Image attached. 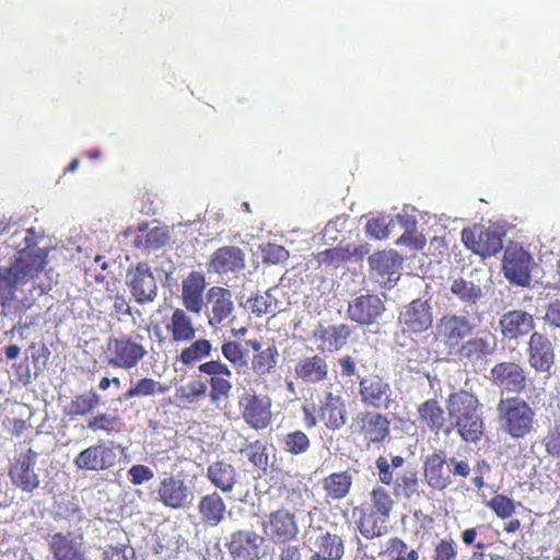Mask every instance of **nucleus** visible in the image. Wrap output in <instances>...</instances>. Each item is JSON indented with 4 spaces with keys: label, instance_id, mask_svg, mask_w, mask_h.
I'll list each match as a JSON object with an SVG mask.
<instances>
[{
    "label": "nucleus",
    "instance_id": "nucleus-39",
    "mask_svg": "<svg viewBox=\"0 0 560 560\" xmlns=\"http://www.w3.org/2000/svg\"><path fill=\"white\" fill-rule=\"evenodd\" d=\"M100 405V396L96 392L90 390L75 396L65 408L66 413L73 417H83L92 413Z\"/></svg>",
    "mask_w": 560,
    "mask_h": 560
},
{
    "label": "nucleus",
    "instance_id": "nucleus-58",
    "mask_svg": "<svg viewBox=\"0 0 560 560\" xmlns=\"http://www.w3.org/2000/svg\"><path fill=\"white\" fill-rule=\"evenodd\" d=\"M489 506L501 518L510 517L514 513V510H515L514 502L510 498H508L503 494L494 495L491 499V501L489 502Z\"/></svg>",
    "mask_w": 560,
    "mask_h": 560
},
{
    "label": "nucleus",
    "instance_id": "nucleus-43",
    "mask_svg": "<svg viewBox=\"0 0 560 560\" xmlns=\"http://www.w3.org/2000/svg\"><path fill=\"white\" fill-rule=\"evenodd\" d=\"M387 522L388 520L383 521V517L370 512L361 517L359 529L365 538L382 537L388 532Z\"/></svg>",
    "mask_w": 560,
    "mask_h": 560
},
{
    "label": "nucleus",
    "instance_id": "nucleus-27",
    "mask_svg": "<svg viewBox=\"0 0 560 560\" xmlns=\"http://www.w3.org/2000/svg\"><path fill=\"white\" fill-rule=\"evenodd\" d=\"M109 351L113 354L109 364L124 369L133 368L147 353L141 345L132 341L130 338L112 340L109 342Z\"/></svg>",
    "mask_w": 560,
    "mask_h": 560
},
{
    "label": "nucleus",
    "instance_id": "nucleus-9",
    "mask_svg": "<svg viewBox=\"0 0 560 560\" xmlns=\"http://www.w3.org/2000/svg\"><path fill=\"white\" fill-rule=\"evenodd\" d=\"M481 269H472L467 275L454 279L450 287L453 296L468 311H475L482 304L486 296Z\"/></svg>",
    "mask_w": 560,
    "mask_h": 560
},
{
    "label": "nucleus",
    "instance_id": "nucleus-25",
    "mask_svg": "<svg viewBox=\"0 0 560 560\" xmlns=\"http://www.w3.org/2000/svg\"><path fill=\"white\" fill-rule=\"evenodd\" d=\"M245 254L236 246L218 248L208 264V271L219 275L236 273L245 269Z\"/></svg>",
    "mask_w": 560,
    "mask_h": 560
},
{
    "label": "nucleus",
    "instance_id": "nucleus-49",
    "mask_svg": "<svg viewBox=\"0 0 560 560\" xmlns=\"http://www.w3.org/2000/svg\"><path fill=\"white\" fill-rule=\"evenodd\" d=\"M221 351L223 357L230 361L234 368L244 369L247 366V350L237 341H226L222 343Z\"/></svg>",
    "mask_w": 560,
    "mask_h": 560
},
{
    "label": "nucleus",
    "instance_id": "nucleus-37",
    "mask_svg": "<svg viewBox=\"0 0 560 560\" xmlns=\"http://www.w3.org/2000/svg\"><path fill=\"white\" fill-rule=\"evenodd\" d=\"M478 407V398L467 390L452 393L446 400V410L451 421L470 413Z\"/></svg>",
    "mask_w": 560,
    "mask_h": 560
},
{
    "label": "nucleus",
    "instance_id": "nucleus-21",
    "mask_svg": "<svg viewBox=\"0 0 560 560\" xmlns=\"http://www.w3.org/2000/svg\"><path fill=\"white\" fill-rule=\"evenodd\" d=\"M399 323L415 334L427 331L433 324V308L430 301L416 299L405 305L399 314Z\"/></svg>",
    "mask_w": 560,
    "mask_h": 560
},
{
    "label": "nucleus",
    "instance_id": "nucleus-64",
    "mask_svg": "<svg viewBox=\"0 0 560 560\" xmlns=\"http://www.w3.org/2000/svg\"><path fill=\"white\" fill-rule=\"evenodd\" d=\"M457 551L453 540L441 539L434 549L433 560H456Z\"/></svg>",
    "mask_w": 560,
    "mask_h": 560
},
{
    "label": "nucleus",
    "instance_id": "nucleus-35",
    "mask_svg": "<svg viewBox=\"0 0 560 560\" xmlns=\"http://www.w3.org/2000/svg\"><path fill=\"white\" fill-rule=\"evenodd\" d=\"M50 549L56 560H84L81 541L75 538L69 539L61 533L52 536Z\"/></svg>",
    "mask_w": 560,
    "mask_h": 560
},
{
    "label": "nucleus",
    "instance_id": "nucleus-13",
    "mask_svg": "<svg viewBox=\"0 0 560 560\" xmlns=\"http://www.w3.org/2000/svg\"><path fill=\"white\" fill-rule=\"evenodd\" d=\"M264 536L252 529L231 533L225 547L233 560H259L262 556Z\"/></svg>",
    "mask_w": 560,
    "mask_h": 560
},
{
    "label": "nucleus",
    "instance_id": "nucleus-61",
    "mask_svg": "<svg viewBox=\"0 0 560 560\" xmlns=\"http://www.w3.org/2000/svg\"><path fill=\"white\" fill-rule=\"evenodd\" d=\"M249 448L252 450V452L248 455V460L256 467L266 471L268 467L267 447L262 446L259 443V441H256L255 443L249 445Z\"/></svg>",
    "mask_w": 560,
    "mask_h": 560
},
{
    "label": "nucleus",
    "instance_id": "nucleus-34",
    "mask_svg": "<svg viewBox=\"0 0 560 560\" xmlns=\"http://www.w3.org/2000/svg\"><path fill=\"white\" fill-rule=\"evenodd\" d=\"M322 420L329 430H339L346 424V407L341 397L327 393L322 406Z\"/></svg>",
    "mask_w": 560,
    "mask_h": 560
},
{
    "label": "nucleus",
    "instance_id": "nucleus-26",
    "mask_svg": "<svg viewBox=\"0 0 560 560\" xmlns=\"http://www.w3.org/2000/svg\"><path fill=\"white\" fill-rule=\"evenodd\" d=\"M353 327L348 324L318 325L313 335L324 351L335 352L341 350L350 340Z\"/></svg>",
    "mask_w": 560,
    "mask_h": 560
},
{
    "label": "nucleus",
    "instance_id": "nucleus-15",
    "mask_svg": "<svg viewBox=\"0 0 560 560\" xmlns=\"http://www.w3.org/2000/svg\"><path fill=\"white\" fill-rule=\"evenodd\" d=\"M126 284L139 304H148L156 299V280L150 267L144 262H139L135 269L127 271Z\"/></svg>",
    "mask_w": 560,
    "mask_h": 560
},
{
    "label": "nucleus",
    "instance_id": "nucleus-22",
    "mask_svg": "<svg viewBox=\"0 0 560 560\" xmlns=\"http://www.w3.org/2000/svg\"><path fill=\"white\" fill-rule=\"evenodd\" d=\"M450 457L444 450H434L423 462L424 478L428 486L435 490H444L453 483L451 478Z\"/></svg>",
    "mask_w": 560,
    "mask_h": 560
},
{
    "label": "nucleus",
    "instance_id": "nucleus-47",
    "mask_svg": "<svg viewBox=\"0 0 560 560\" xmlns=\"http://www.w3.org/2000/svg\"><path fill=\"white\" fill-rule=\"evenodd\" d=\"M372 511L371 513L377 514L384 520H389L394 502L388 492L382 488H375L371 493Z\"/></svg>",
    "mask_w": 560,
    "mask_h": 560
},
{
    "label": "nucleus",
    "instance_id": "nucleus-45",
    "mask_svg": "<svg viewBox=\"0 0 560 560\" xmlns=\"http://www.w3.org/2000/svg\"><path fill=\"white\" fill-rule=\"evenodd\" d=\"M278 355L279 353L275 346H269L261 350L253 358V371L260 376L271 373L276 366Z\"/></svg>",
    "mask_w": 560,
    "mask_h": 560
},
{
    "label": "nucleus",
    "instance_id": "nucleus-60",
    "mask_svg": "<svg viewBox=\"0 0 560 560\" xmlns=\"http://www.w3.org/2000/svg\"><path fill=\"white\" fill-rule=\"evenodd\" d=\"M128 476L133 486H140L152 480L154 478V471L145 465L135 464L129 468Z\"/></svg>",
    "mask_w": 560,
    "mask_h": 560
},
{
    "label": "nucleus",
    "instance_id": "nucleus-32",
    "mask_svg": "<svg viewBox=\"0 0 560 560\" xmlns=\"http://www.w3.org/2000/svg\"><path fill=\"white\" fill-rule=\"evenodd\" d=\"M328 364L324 357L315 354L300 359L294 368V372L304 383L316 384L323 382L328 376Z\"/></svg>",
    "mask_w": 560,
    "mask_h": 560
},
{
    "label": "nucleus",
    "instance_id": "nucleus-52",
    "mask_svg": "<svg viewBox=\"0 0 560 560\" xmlns=\"http://www.w3.org/2000/svg\"><path fill=\"white\" fill-rule=\"evenodd\" d=\"M320 549L324 557L330 560H339L345 553L343 541L340 536L336 534L326 533L320 542Z\"/></svg>",
    "mask_w": 560,
    "mask_h": 560
},
{
    "label": "nucleus",
    "instance_id": "nucleus-63",
    "mask_svg": "<svg viewBox=\"0 0 560 560\" xmlns=\"http://www.w3.org/2000/svg\"><path fill=\"white\" fill-rule=\"evenodd\" d=\"M198 370H199V372L210 375L211 377L220 376V375H224V376L232 375L230 368L226 364H224L223 362H221L220 360H211V361L201 363L198 366Z\"/></svg>",
    "mask_w": 560,
    "mask_h": 560
},
{
    "label": "nucleus",
    "instance_id": "nucleus-14",
    "mask_svg": "<svg viewBox=\"0 0 560 560\" xmlns=\"http://www.w3.org/2000/svg\"><path fill=\"white\" fill-rule=\"evenodd\" d=\"M504 232L499 228L475 229L463 231V242L467 248L479 255L482 259L491 257L503 248Z\"/></svg>",
    "mask_w": 560,
    "mask_h": 560
},
{
    "label": "nucleus",
    "instance_id": "nucleus-30",
    "mask_svg": "<svg viewBox=\"0 0 560 560\" xmlns=\"http://www.w3.org/2000/svg\"><path fill=\"white\" fill-rule=\"evenodd\" d=\"M360 423L361 433L369 443H382L389 435L390 421L385 415L376 411L362 412Z\"/></svg>",
    "mask_w": 560,
    "mask_h": 560
},
{
    "label": "nucleus",
    "instance_id": "nucleus-8",
    "mask_svg": "<svg viewBox=\"0 0 560 560\" xmlns=\"http://www.w3.org/2000/svg\"><path fill=\"white\" fill-rule=\"evenodd\" d=\"M153 501L161 502L172 510L188 509L194 501V492L185 480L173 475L161 479L156 491L151 492Z\"/></svg>",
    "mask_w": 560,
    "mask_h": 560
},
{
    "label": "nucleus",
    "instance_id": "nucleus-29",
    "mask_svg": "<svg viewBox=\"0 0 560 560\" xmlns=\"http://www.w3.org/2000/svg\"><path fill=\"white\" fill-rule=\"evenodd\" d=\"M200 523L206 527H217L226 515V504L218 492H211L200 497L197 504Z\"/></svg>",
    "mask_w": 560,
    "mask_h": 560
},
{
    "label": "nucleus",
    "instance_id": "nucleus-7",
    "mask_svg": "<svg viewBox=\"0 0 560 560\" xmlns=\"http://www.w3.org/2000/svg\"><path fill=\"white\" fill-rule=\"evenodd\" d=\"M360 401L374 409L389 410L396 406L394 390L387 380L370 374L360 377Z\"/></svg>",
    "mask_w": 560,
    "mask_h": 560
},
{
    "label": "nucleus",
    "instance_id": "nucleus-33",
    "mask_svg": "<svg viewBox=\"0 0 560 560\" xmlns=\"http://www.w3.org/2000/svg\"><path fill=\"white\" fill-rule=\"evenodd\" d=\"M207 477L211 485L220 489L223 493H229L233 490L240 476L232 464L224 460H217L209 465Z\"/></svg>",
    "mask_w": 560,
    "mask_h": 560
},
{
    "label": "nucleus",
    "instance_id": "nucleus-41",
    "mask_svg": "<svg viewBox=\"0 0 560 560\" xmlns=\"http://www.w3.org/2000/svg\"><path fill=\"white\" fill-rule=\"evenodd\" d=\"M352 478L347 471L334 472L324 479L327 495L334 500L343 499L350 490Z\"/></svg>",
    "mask_w": 560,
    "mask_h": 560
},
{
    "label": "nucleus",
    "instance_id": "nucleus-16",
    "mask_svg": "<svg viewBox=\"0 0 560 560\" xmlns=\"http://www.w3.org/2000/svg\"><path fill=\"white\" fill-rule=\"evenodd\" d=\"M243 420L253 429H265L271 420V404L267 396L244 392L238 400Z\"/></svg>",
    "mask_w": 560,
    "mask_h": 560
},
{
    "label": "nucleus",
    "instance_id": "nucleus-1",
    "mask_svg": "<svg viewBox=\"0 0 560 560\" xmlns=\"http://www.w3.org/2000/svg\"><path fill=\"white\" fill-rule=\"evenodd\" d=\"M44 238V232L36 228L14 231L7 240V245L16 250V255L10 266H0V269L16 273V270L28 268L36 269L38 275L47 265L48 247H39L38 243Z\"/></svg>",
    "mask_w": 560,
    "mask_h": 560
},
{
    "label": "nucleus",
    "instance_id": "nucleus-36",
    "mask_svg": "<svg viewBox=\"0 0 560 560\" xmlns=\"http://www.w3.org/2000/svg\"><path fill=\"white\" fill-rule=\"evenodd\" d=\"M165 328L172 334V339L176 342L191 341L196 336V328L192 325L191 318L183 308L174 310Z\"/></svg>",
    "mask_w": 560,
    "mask_h": 560
},
{
    "label": "nucleus",
    "instance_id": "nucleus-20",
    "mask_svg": "<svg viewBox=\"0 0 560 560\" xmlns=\"http://www.w3.org/2000/svg\"><path fill=\"white\" fill-rule=\"evenodd\" d=\"M36 457L37 453L28 448L25 454L19 456L9 470L13 486L27 493H32L40 483L39 477L34 470Z\"/></svg>",
    "mask_w": 560,
    "mask_h": 560
},
{
    "label": "nucleus",
    "instance_id": "nucleus-24",
    "mask_svg": "<svg viewBox=\"0 0 560 560\" xmlns=\"http://www.w3.org/2000/svg\"><path fill=\"white\" fill-rule=\"evenodd\" d=\"M535 328L532 314L524 310H511L499 318V329L504 340H517L527 336Z\"/></svg>",
    "mask_w": 560,
    "mask_h": 560
},
{
    "label": "nucleus",
    "instance_id": "nucleus-18",
    "mask_svg": "<svg viewBox=\"0 0 560 560\" xmlns=\"http://www.w3.org/2000/svg\"><path fill=\"white\" fill-rule=\"evenodd\" d=\"M205 314L210 327H217L228 319L233 311L232 292L222 287H211L206 293Z\"/></svg>",
    "mask_w": 560,
    "mask_h": 560
},
{
    "label": "nucleus",
    "instance_id": "nucleus-31",
    "mask_svg": "<svg viewBox=\"0 0 560 560\" xmlns=\"http://www.w3.org/2000/svg\"><path fill=\"white\" fill-rule=\"evenodd\" d=\"M451 427L444 430V433L448 435L453 429H457L458 434L465 442H478L482 434L485 423L478 409H475L470 413L464 415L453 421Z\"/></svg>",
    "mask_w": 560,
    "mask_h": 560
},
{
    "label": "nucleus",
    "instance_id": "nucleus-2",
    "mask_svg": "<svg viewBox=\"0 0 560 560\" xmlns=\"http://www.w3.org/2000/svg\"><path fill=\"white\" fill-rule=\"evenodd\" d=\"M37 276L35 268L20 269L16 270V273L0 269V314L2 316L19 317L18 325L22 329L28 328L27 323H22V316L33 306V301L28 298L18 300L16 291L20 285Z\"/></svg>",
    "mask_w": 560,
    "mask_h": 560
},
{
    "label": "nucleus",
    "instance_id": "nucleus-51",
    "mask_svg": "<svg viewBox=\"0 0 560 560\" xmlns=\"http://www.w3.org/2000/svg\"><path fill=\"white\" fill-rule=\"evenodd\" d=\"M284 450L292 455H301L310 448L308 436L300 430L288 433L284 439Z\"/></svg>",
    "mask_w": 560,
    "mask_h": 560
},
{
    "label": "nucleus",
    "instance_id": "nucleus-44",
    "mask_svg": "<svg viewBox=\"0 0 560 560\" xmlns=\"http://www.w3.org/2000/svg\"><path fill=\"white\" fill-rule=\"evenodd\" d=\"M245 307L250 308V311L258 317L264 314H273L277 312L278 302L271 295V290H267L264 293H257L254 296L249 298L246 302Z\"/></svg>",
    "mask_w": 560,
    "mask_h": 560
},
{
    "label": "nucleus",
    "instance_id": "nucleus-56",
    "mask_svg": "<svg viewBox=\"0 0 560 560\" xmlns=\"http://www.w3.org/2000/svg\"><path fill=\"white\" fill-rule=\"evenodd\" d=\"M261 252L265 264H284L289 259V252L281 245L269 243L262 247Z\"/></svg>",
    "mask_w": 560,
    "mask_h": 560
},
{
    "label": "nucleus",
    "instance_id": "nucleus-38",
    "mask_svg": "<svg viewBox=\"0 0 560 560\" xmlns=\"http://www.w3.org/2000/svg\"><path fill=\"white\" fill-rule=\"evenodd\" d=\"M418 413L431 432L439 434L445 423V412L435 399H428L418 407Z\"/></svg>",
    "mask_w": 560,
    "mask_h": 560
},
{
    "label": "nucleus",
    "instance_id": "nucleus-17",
    "mask_svg": "<svg viewBox=\"0 0 560 560\" xmlns=\"http://www.w3.org/2000/svg\"><path fill=\"white\" fill-rule=\"evenodd\" d=\"M477 325L467 314L444 315L436 325L439 335L448 347H458L466 338L471 337Z\"/></svg>",
    "mask_w": 560,
    "mask_h": 560
},
{
    "label": "nucleus",
    "instance_id": "nucleus-12",
    "mask_svg": "<svg viewBox=\"0 0 560 560\" xmlns=\"http://www.w3.org/2000/svg\"><path fill=\"white\" fill-rule=\"evenodd\" d=\"M528 364L537 373L550 378L557 370L555 346L551 340L540 334L533 332L528 342Z\"/></svg>",
    "mask_w": 560,
    "mask_h": 560
},
{
    "label": "nucleus",
    "instance_id": "nucleus-57",
    "mask_svg": "<svg viewBox=\"0 0 560 560\" xmlns=\"http://www.w3.org/2000/svg\"><path fill=\"white\" fill-rule=\"evenodd\" d=\"M209 383L211 386L209 396L212 402H218L222 398H226L232 389L231 382L221 376L211 377Z\"/></svg>",
    "mask_w": 560,
    "mask_h": 560
},
{
    "label": "nucleus",
    "instance_id": "nucleus-23",
    "mask_svg": "<svg viewBox=\"0 0 560 560\" xmlns=\"http://www.w3.org/2000/svg\"><path fill=\"white\" fill-rule=\"evenodd\" d=\"M264 530L275 544L289 541L299 534L298 518L285 509L277 510L264 523Z\"/></svg>",
    "mask_w": 560,
    "mask_h": 560
},
{
    "label": "nucleus",
    "instance_id": "nucleus-48",
    "mask_svg": "<svg viewBox=\"0 0 560 560\" xmlns=\"http://www.w3.org/2000/svg\"><path fill=\"white\" fill-rule=\"evenodd\" d=\"M387 553L392 560H418L419 551L409 547L402 539L393 537L387 542Z\"/></svg>",
    "mask_w": 560,
    "mask_h": 560
},
{
    "label": "nucleus",
    "instance_id": "nucleus-3",
    "mask_svg": "<svg viewBox=\"0 0 560 560\" xmlns=\"http://www.w3.org/2000/svg\"><path fill=\"white\" fill-rule=\"evenodd\" d=\"M535 416V410L518 396H508L498 401L500 429L513 439H524L533 431Z\"/></svg>",
    "mask_w": 560,
    "mask_h": 560
},
{
    "label": "nucleus",
    "instance_id": "nucleus-4",
    "mask_svg": "<svg viewBox=\"0 0 560 560\" xmlns=\"http://www.w3.org/2000/svg\"><path fill=\"white\" fill-rule=\"evenodd\" d=\"M124 448L113 441H98L81 451L73 464L80 470L100 471L115 466Z\"/></svg>",
    "mask_w": 560,
    "mask_h": 560
},
{
    "label": "nucleus",
    "instance_id": "nucleus-11",
    "mask_svg": "<svg viewBox=\"0 0 560 560\" xmlns=\"http://www.w3.org/2000/svg\"><path fill=\"white\" fill-rule=\"evenodd\" d=\"M495 349V337L487 334L463 341L457 347L455 355L464 366L480 368L492 357Z\"/></svg>",
    "mask_w": 560,
    "mask_h": 560
},
{
    "label": "nucleus",
    "instance_id": "nucleus-53",
    "mask_svg": "<svg viewBox=\"0 0 560 560\" xmlns=\"http://www.w3.org/2000/svg\"><path fill=\"white\" fill-rule=\"evenodd\" d=\"M159 385L152 378L144 377L139 380L133 386H131L122 396H119L120 401H127L133 397L151 396L155 393V388Z\"/></svg>",
    "mask_w": 560,
    "mask_h": 560
},
{
    "label": "nucleus",
    "instance_id": "nucleus-6",
    "mask_svg": "<svg viewBox=\"0 0 560 560\" xmlns=\"http://www.w3.org/2000/svg\"><path fill=\"white\" fill-rule=\"evenodd\" d=\"M489 382L499 389L500 398H506L512 394L518 396L527 386L525 369L513 361L495 363L487 376Z\"/></svg>",
    "mask_w": 560,
    "mask_h": 560
},
{
    "label": "nucleus",
    "instance_id": "nucleus-59",
    "mask_svg": "<svg viewBox=\"0 0 560 560\" xmlns=\"http://www.w3.org/2000/svg\"><path fill=\"white\" fill-rule=\"evenodd\" d=\"M101 560H138L136 551L132 547H107L101 556Z\"/></svg>",
    "mask_w": 560,
    "mask_h": 560
},
{
    "label": "nucleus",
    "instance_id": "nucleus-42",
    "mask_svg": "<svg viewBox=\"0 0 560 560\" xmlns=\"http://www.w3.org/2000/svg\"><path fill=\"white\" fill-rule=\"evenodd\" d=\"M212 352V343L208 339H197L184 348L178 360L184 365H194L202 359L209 358Z\"/></svg>",
    "mask_w": 560,
    "mask_h": 560
},
{
    "label": "nucleus",
    "instance_id": "nucleus-55",
    "mask_svg": "<svg viewBox=\"0 0 560 560\" xmlns=\"http://www.w3.org/2000/svg\"><path fill=\"white\" fill-rule=\"evenodd\" d=\"M319 265L339 267L341 264L348 262L345 246L329 248L317 254Z\"/></svg>",
    "mask_w": 560,
    "mask_h": 560
},
{
    "label": "nucleus",
    "instance_id": "nucleus-10",
    "mask_svg": "<svg viewBox=\"0 0 560 560\" xmlns=\"http://www.w3.org/2000/svg\"><path fill=\"white\" fill-rule=\"evenodd\" d=\"M402 259L394 250H380L369 256L371 277L383 289H392L400 278Z\"/></svg>",
    "mask_w": 560,
    "mask_h": 560
},
{
    "label": "nucleus",
    "instance_id": "nucleus-50",
    "mask_svg": "<svg viewBox=\"0 0 560 560\" xmlns=\"http://www.w3.org/2000/svg\"><path fill=\"white\" fill-rule=\"evenodd\" d=\"M394 483H395V493L397 495H404L406 498H411L416 493L419 494L418 477L415 471H409L404 475L396 472Z\"/></svg>",
    "mask_w": 560,
    "mask_h": 560
},
{
    "label": "nucleus",
    "instance_id": "nucleus-54",
    "mask_svg": "<svg viewBox=\"0 0 560 560\" xmlns=\"http://www.w3.org/2000/svg\"><path fill=\"white\" fill-rule=\"evenodd\" d=\"M207 383L201 380H192L177 389L178 395L188 402H194L207 394Z\"/></svg>",
    "mask_w": 560,
    "mask_h": 560
},
{
    "label": "nucleus",
    "instance_id": "nucleus-19",
    "mask_svg": "<svg viewBox=\"0 0 560 560\" xmlns=\"http://www.w3.org/2000/svg\"><path fill=\"white\" fill-rule=\"evenodd\" d=\"M385 312L383 300L375 294H361L348 303V316L360 325L376 324Z\"/></svg>",
    "mask_w": 560,
    "mask_h": 560
},
{
    "label": "nucleus",
    "instance_id": "nucleus-28",
    "mask_svg": "<svg viewBox=\"0 0 560 560\" xmlns=\"http://www.w3.org/2000/svg\"><path fill=\"white\" fill-rule=\"evenodd\" d=\"M206 289L205 275L191 271L182 283V299L185 308L191 313L200 314L205 306L203 291Z\"/></svg>",
    "mask_w": 560,
    "mask_h": 560
},
{
    "label": "nucleus",
    "instance_id": "nucleus-40",
    "mask_svg": "<svg viewBox=\"0 0 560 560\" xmlns=\"http://www.w3.org/2000/svg\"><path fill=\"white\" fill-rule=\"evenodd\" d=\"M170 241V234L165 226H153L145 234L135 237L133 244L138 248L153 252L165 246Z\"/></svg>",
    "mask_w": 560,
    "mask_h": 560
},
{
    "label": "nucleus",
    "instance_id": "nucleus-46",
    "mask_svg": "<svg viewBox=\"0 0 560 560\" xmlns=\"http://www.w3.org/2000/svg\"><path fill=\"white\" fill-rule=\"evenodd\" d=\"M396 226L394 218L390 217H376L366 222V233L375 240H384L389 236L393 229Z\"/></svg>",
    "mask_w": 560,
    "mask_h": 560
},
{
    "label": "nucleus",
    "instance_id": "nucleus-5",
    "mask_svg": "<svg viewBox=\"0 0 560 560\" xmlns=\"http://www.w3.org/2000/svg\"><path fill=\"white\" fill-rule=\"evenodd\" d=\"M535 261L532 255L517 244L505 247L502 259V271L505 279L514 285L529 287Z\"/></svg>",
    "mask_w": 560,
    "mask_h": 560
},
{
    "label": "nucleus",
    "instance_id": "nucleus-62",
    "mask_svg": "<svg viewBox=\"0 0 560 560\" xmlns=\"http://www.w3.org/2000/svg\"><path fill=\"white\" fill-rule=\"evenodd\" d=\"M346 217H337L336 219L330 220L323 231L324 241L326 243L337 241L340 232L346 228Z\"/></svg>",
    "mask_w": 560,
    "mask_h": 560
}]
</instances>
